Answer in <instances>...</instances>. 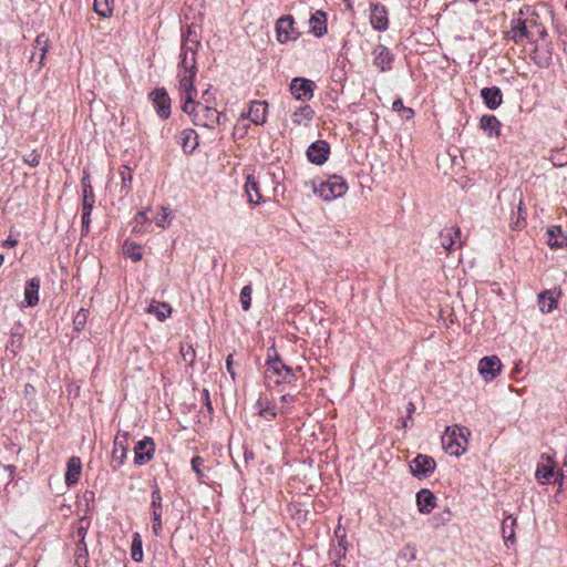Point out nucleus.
Segmentation results:
<instances>
[{"mask_svg": "<svg viewBox=\"0 0 567 567\" xmlns=\"http://www.w3.org/2000/svg\"><path fill=\"white\" fill-rule=\"evenodd\" d=\"M550 56V53L548 52V56H545L543 61H537L538 64H542L543 62L546 63Z\"/></svg>", "mask_w": 567, "mask_h": 567, "instance_id": "56", "label": "nucleus"}, {"mask_svg": "<svg viewBox=\"0 0 567 567\" xmlns=\"http://www.w3.org/2000/svg\"><path fill=\"white\" fill-rule=\"evenodd\" d=\"M277 35H290V33H297L301 35L295 28V20L291 16L281 17L276 23Z\"/></svg>", "mask_w": 567, "mask_h": 567, "instance_id": "26", "label": "nucleus"}, {"mask_svg": "<svg viewBox=\"0 0 567 567\" xmlns=\"http://www.w3.org/2000/svg\"><path fill=\"white\" fill-rule=\"evenodd\" d=\"M370 21L374 30L384 31L388 28V12L383 6L375 4L371 8Z\"/></svg>", "mask_w": 567, "mask_h": 567, "instance_id": "18", "label": "nucleus"}, {"mask_svg": "<svg viewBox=\"0 0 567 567\" xmlns=\"http://www.w3.org/2000/svg\"><path fill=\"white\" fill-rule=\"evenodd\" d=\"M123 252L133 261H140L143 258L142 247L135 243L126 241L123 246Z\"/></svg>", "mask_w": 567, "mask_h": 567, "instance_id": "34", "label": "nucleus"}, {"mask_svg": "<svg viewBox=\"0 0 567 567\" xmlns=\"http://www.w3.org/2000/svg\"><path fill=\"white\" fill-rule=\"evenodd\" d=\"M436 463L433 457L419 454L410 463L412 474L417 478L429 477L435 470Z\"/></svg>", "mask_w": 567, "mask_h": 567, "instance_id": "6", "label": "nucleus"}, {"mask_svg": "<svg viewBox=\"0 0 567 567\" xmlns=\"http://www.w3.org/2000/svg\"><path fill=\"white\" fill-rule=\"evenodd\" d=\"M115 0H94V10L101 17H110L113 13Z\"/></svg>", "mask_w": 567, "mask_h": 567, "instance_id": "33", "label": "nucleus"}, {"mask_svg": "<svg viewBox=\"0 0 567 567\" xmlns=\"http://www.w3.org/2000/svg\"><path fill=\"white\" fill-rule=\"evenodd\" d=\"M83 193V210H93L95 204V195L93 187H86Z\"/></svg>", "mask_w": 567, "mask_h": 567, "instance_id": "40", "label": "nucleus"}, {"mask_svg": "<svg viewBox=\"0 0 567 567\" xmlns=\"http://www.w3.org/2000/svg\"><path fill=\"white\" fill-rule=\"evenodd\" d=\"M128 439L130 434L127 432H118L114 439L112 461L118 466L123 465L126 460L130 446Z\"/></svg>", "mask_w": 567, "mask_h": 567, "instance_id": "12", "label": "nucleus"}, {"mask_svg": "<svg viewBox=\"0 0 567 567\" xmlns=\"http://www.w3.org/2000/svg\"><path fill=\"white\" fill-rule=\"evenodd\" d=\"M251 291V286H245L240 291V302L245 311H247L250 308Z\"/></svg>", "mask_w": 567, "mask_h": 567, "instance_id": "43", "label": "nucleus"}, {"mask_svg": "<svg viewBox=\"0 0 567 567\" xmlns=\"http://www.w3.org/2000/svg\"><path fill=\"white\" fill-rule=\"evenodd\" d=\"M90 523L85 518H81L78 520L75 525V530L73 533V538L75 539V543L83 544L85 543V535L86 530L89 528Z\"/></svg>", "mask_w": 567, "mask_h": 567, "instance_id": "36", "label": "nucleus"}, {"mask_svg": "<svg viewBox=\"0 0 567 567\" xmlns=\"http://www.w3.org/2000/svg\"><path fill=\"white\" fill-rule=\"evenodd\" d=\"M538 306L542 312L549 313L557 307V300L551 291H544L538 296Z\"/></svg>", "mask_w": 567, "mask_h": 567, "instance_id": "31", "label": "nucleus"}, {"mask_svg": "<svg viewBox=\"0 0 567 567\" xmlns=\"http://www.w3.org/2000/svg\"><path fill=\"white\" fill-rule=\"evenodd\" d=\"M374 64L380 68L381 71H385L390 69L391 62H392V54L390 53L389 49L379 45L374 49Z\"/></svg>", "mask_w": 567, "mask_h": 567, "instance_id": "24", "label": "nucleus"}, {"mask_svg": "<svg viewBox=\"0 0 567 567\" xmlns=\"http://www.w3.org/2000/svg\"><path fill=\"white\" fill-rule=\"evenodd\" d=\"M3 261H4V256L2 254H0V267L2 266Z\"/></svg>", "mask_w": 567, "mask_h": 567, "instance_id": "58", "label": "nucleus"}, {"mask_svg": "<svg viewBox=\"0 0 567 567\" xmlns=\"http://www.w3.org/2000/svg\"><path fill=\"white\" fill-rule=\"evenodd\" d=\"M281 401L285 403L291 402V401H293V395L285 394L281 396Z\"/></svg>", "mask_w": 567, "mask_h": 567, "instance_id": "55", "label": "nucleus"}, {"mask_svg": "<svg viewBox=\"0 0 567 567\" xmlns=\"http://www.w3.org/2000/svg\"><path fill=\"white\" fill-rule=\"evenodd\" d=\"M548 234H549L550 236H553V235H554V230H553V229L548 230Z\"/></svg>", "mask_w": 567, "mask_h": 567, "instance_id": "61", "label": "nucleus"}, {"mask_svg": "<svg viewBox=\"0 0 567 567\" xmlns=\"http://www.w3.org/2000/svg\"><path fill=\"white\" fill-rule=\"evenodd\" d=\"M151 225V219L148 218L146 212H138L134 217V225L132 227V231L136 234H143L147 230V227Z\"/></svg>", "mask_w": 567, "mask_h": 567, "instance_id": "32", "label": "nucleus"}, {"mask_svg": "<svg viewBox=\"0 0 567 567\" xmlns=\"http://www.w3.org/2000/svg\"><path fill=\"white\" fill-rule=\"evenodd\" d=\"M340 546L343 548V553L346 551V547H344V538H342L340 540Z\"/></svg>", "mask_w": 567, "mask_h": 567, "instance_id": "57", "label": "nucleus"}, {"mask_svg": "<svg viewBox=\"0 0 567 567\" xmlns=\"http://www.w3.org/2000/svg\"><path fill=\"white\" fill-rule=\"evenodd\" d=\"M315 116V111L310 105L299 106L291 115L292 123L297 126L308 125Z\"/></svg>", "mask_w": 567, "mask_h": 567, "instance_id": "23", "label": "nucleus"}, {"mask_svg": "<svg viewBox=\"0 0 567 567\" xmlns=\"http://www.w3.org/2000/svg\"><path fill=\"white\" fill-rule=\"evenodd\" d=\"M74 558L75 564L78 567H86L89 561V555H87V548L86 544H80L75 543V550H74Z\"/></svg>", "mask_w": 567, "mask_h": 567, "instance_id": "35", "label": "nucleus"}, {"mask_svg": "<svg viewBox=\"0 0 567 567\" xmlns=\"http://www.w3.org/2000/svg\"><path fill=\"white\" fill-rule=\"evenodd\" d=\"M550 161L555 166H564L567 163V155H564L559 158V161H555V158L551 156Z\"/></svg>", "mask_w": 567, "mask_h": 567, "instance_id": "53", "label": "nucleus"}, {"mask_svg": "<svg viewBox=\"0 0 567 567\" xmlns=\"http://www.w3.org/2000/svg\"><path fill=\"white\" fill-rule=\"evenodd\" d=\"M555 462L549 456H543L542 461L537 464L536 468V480L540 484H548L555 477Z\"/></svg>", "mask_w": 567, "mask_h": 567, "instance_id": "15", "label": "nucleus"}, {"mask_svg": "<svg viewBox=\"0 0 567 567\" xmlns=\"http://www.w3.org/2000/svg\"><path fill=\"white\" fill-rule=\"evenodd\" d=\"M257 409L259 414L266 420H270L276 416L275 408L270 405V403L266 399H259L257 401Z\"/></svg>", "mask_w": 567, "mask_h": 567, "instance_id": "38", "label": "nucleus"}, {"mask_svg": "<svg viewBox=\"0 0 567 567\" xmlns=\"http://www.w3.org/2000/svg\"><path fill=\"white\" fill-rule=\"evenodd\" d=\"M89 318V311L85 309H80L74 317L73 323L76 330H82L86 323Z\"/></svg>", "mask_w": 567, "mask_h": 567, "instance_id": "44", "label": "nucleus"}, {"mask_svg": "<svg viewBox=\"0 0 567 567\" xmlns=\"http://www.w3.org/2000/svg\"><path fill=\"white\" fill-rule=\"evenodd\" d=\"M155 444L151 437H144L137 442L134 447V463L136 465H144L148 463L154 455Z\"/></svg>", "mask_w": 567, "mask_h": 567, "instance_id": "11", "label": "nucleus"}, {"mask_svg": "<svg viewBox=\"0 0 567 567\" xmlns=\"http://www.w3.org/2000/svg\"><path fill=\"white\" fill-rule=\"evenodd\" d=\"M472 2H476L477 0H471Z\"/></svg>", "mask_w": 567, "mask_h": 567, "instance_id": "63", "label": "nucleus"}, {"mask_svg": "<svg viewBox=\"0 0 567 567\" xmlns=\"http://www.w3.org/2000/svg\"><path fill=\"white\" fill-rule=\"evenodd\" d=\"M82 472V462L78 456L69 458L65 472V483L68 486L74 485L79 482Z\"/></svg>", "mask_w": 567, "mask_h": 567, "instance_id": "19", "label": "nucleus"}, {"mask_svg": "<svg viewBox=\"0 0 567 567\" xmlns=\"http://www.w3.org/2000/svg\"><path fill=\"white\" fill-rule=\"evenodd\" d=\"M35 54H37L35 52L32 53V55H31L32 60L35 59Z\"/></svg>", "mask_w": 567, "mask_h": 567, "instance_id": "62", "label": "nucleus"}, {"mask_svg": "<svg viewBox=\"0 0 567 567\" xmlns=\"http://www.w3.org/2000/svg\"><path fill=\"white\" fill-rule=\"evenodd\" d=\"M24 162L31 167H37L40 164V155L32 153L28 157H24Z\"/></svg>", "mask_w": 567, "mask_h": 567, "instance_id": "50", "label": "nucleus"}, {"mask_svg": "<svg viewBox=\"0 0 567 567\" xmlns=\"http://www.w3.org/2000/svg\"><path fill=\"white\" fill-rule=\"evenodd\" d=\"M147 312L154 315L159 321H164L172 313V308L166 302L152 301L147 307Z\"/></svg>", "mask_w": 567, "mask_h": 567, "instance_id": "29", "label": "nucleus"}, {"mask_svg": "<svg viewBox=\"0 0 567 567\" xmlns=\"http://www.w3.org/2000/svg\"><path fill=\"white\" fill-rule=\"evenodd\" d=\"M120 175L122 178L123 186L126 187L127 184H130L133 178L131 168L127 166H122L120 168Z\"/></svg>", "mask_w": 567, "mask_h": 567, "instance_id": "47", "label": "nucleus"}, {"mask_svg": "<svg viewBox=\"0 0 567 567\" xmlns=\"http://www.w3.org/2000/svg\"><path fill=\"white\" fill-rule=\"evenodd\" d=\"M91 213L92 210H83V214H82V233H87L89 231V228H90V223H91Z\"/></svg>", "mask_w": 567, "mask_h": 567, "instance_id": "49", "label": "nucleus"}, {"mask_svg": "<svg viewBox=\"0 0 567 567\" xmlns=\"http://www.w3.org/2000/svg\"><path fill=\"white\" fill-rule=\"evenodd\" d=\"M278 40H279L280 43L285 42V40L281 37H278Z\"/></svg>", "mask_w": 567, "mask_h": 567, "instance_id": "60", "label": "nucleus"}, {"mask_svg": "<svg viewBox=\"0 0 567 567\" xmlns=\"http://www.w3.org/2000/svg\"><path fill=\"white\" fill-rule=\"evenodd\" d=\"M181 354L184 361L193 363L195 360V350L190 344H182L181 346Z\"/></svg>", "mask_w": 567, "mask_h": 567, "instance_id": "45", "label": "nucleus"}, {"mask_svg": "<svg viewBox=\"0 0 567 567\" xmlns=\"http://www.w3.org/2000/svg\"><path fill=\"white\" fill-rule=\"evenodd\" d=\"M348 190V185L340 176H331L327 181L315 187V193L318 194L323 200H333L343 196Z\"/></svg>", "mask_w": 567, "mask_h": 567, "instance_id": "3", "label": "nucleus"}, {"mask_svg": "<svg viewBox=\"0 0 567 567\" xmlns=\"http://www.w3.org/2000/svg\"><path fill=\"white\" fill-rule=\"evenodd\" d=\"M82 192L86 189V187H92L91 186V183H90V177L89 175H85L83 178H82Z\"/></svg>", "mask_w": 567, "mask_h": 567, "instance_id": "54", "label": "nucleus"}, {"mask_svg": "<svg viewBox=\"0 0 567 567\" xmlns=\"http://www.w3.org/2000/svg\"><path fill=\"white\" fill-rule=\"evenodd\" d=\"M315 87V82L303 78H295L290 83L291 94L295 96V99L303 102L313 97Z\"/></svg>", "mask_w": 567, "mask_h": 567, "instance_id": "7", "label": "nucleus"}, {"mask_svg": "<svg viewBox=\"0 0 567 567\" xmlns=\"http://www.w3.org/2000/svg\"><path fill=\"white\" fill-rule=\"evenodd\" d=\"M470 430L465 426H447L442 435V445L446 453L460 457L468 445Z\"/></svg>", "mask_w": 567, "mask_h": 567, "instance_id": "2", "label": "nucleus"}, {"mask_svg": "<svg viewBox=\"0 0 567 567\" xmlns=\"http://www.w3.org/2000/svg\"><path fill=\"white\" fill-rule=\"evenodd\" d=\"M329 152V144L326 141L319 140L308 147L307 156L311 163L322 165L328 159Z\"/></svg>", "mask_w": 567, "mask_h": 567, "instance_id": "14", "label": "nucleus"}, {"mask_svg": "<svg viewBox=\"0 0 567 567\" xmlns=\"http://www.w3.org/2000/svg\"><path fill=\"white\" fill-rule=\"evenodd\" d=\"M179 143L185 153L190 154L198 145L197 134L192 128H186L181 133Z\"/></svg>", "mask_w": 567, "mask_h": 567, "instance_id": "25", "label": "nucleus"}, {"mask_svg": "<svg viewBox=\"0 0 567 567\" xmlns=\"http://www.w3.org/2000/svg\"><path fill=\"white\" fill-rule=\"evenodd\" d=\"M565 466H567V461L565 462Z\"/></svg>", "mask_w": 567, "mask_h": 567, "instance_id": "64", "label": "nucleus"}, {"mask_svg": "<svg viewBox=\"0 0 567 567\" xmlns=\"http://www.w3.org/2000/svg\"><path fill=\"white\" fill-rule=\"evenodd\" d=\"M267 113H268V103L265 101H254L250 104L249 111L247 114L241 115V120L237 122L235 125V134L240 133L243 136L245 134V131L247 128V125L245 124V118H249L254 124L256 125H262L266 123L267 120Z\"/></svg>", "mask_w": 567, "mask_h": 567, "instance_id": "5", "label": "nucleus"}, {"mask_svg": "<svg viewBox=\"0 0 567 567\" xmlns=\"http://www.w3.org/2000/svg\"><path fill=\"white\" fill-rule=\"evenodd\" d=\"M524 11L519 10L518 16L512 20L511 28L514 33L520 35H546L545 28L537 22V18L533 14L523 18Z\"/></svg>", "mask_w": 567, "mask_h": 567, "instance_id": "4", "label": "nucleus"}, {"mask_svg": "<svg viewBox=\"0 0 567 567\" xmlns=\"http://www.w3.org/2000/svg\"><path fill=\"white\" fill-rule=\"evenodd\" d=\"M265 373L268 379L278 377V379L275 380L276 383L287 381L293 375L291 368L287 367L279 358H270L267 361V369Z\"/></svg>", "mask_w": 567, "mask_h": 567, "instance_id": "8", "label": "nucleus"}, {"mask_svg": "<svg viewBox=\"0 0 567 567\" xmlns=\"http://www.w3.org/2000/svg\"><path fill=\"white\" fill-rule=\"evenodd\" d=\"M461 231L460 228L450 227L445 228L441 231V245L445 248V250L451 251L454 246L456 239L460 238Z\"/></svg>", "mask_w": 567, "mask_h": 567, "instance_id": "28", "label": "nucleus"}, {"mask_svg": "<svg viewBox=\"0 0 567 567\" xmlns=\"http://www.w3.org/2000/svg\"><path fill=\"white\" fill-rule=\"evenodd\" d=\"M172 223V212L166 208L162 207L161 213L158 214V217L156 219V224L161 228H166Z\"/></svg>", "mask_w": 567, "mask_h": 567, "instance_id": "41", "label": "nucleus"}, {"mask_svg": "<svg viewBox=\"0 0 567 567\" xmlns=\"http://www.w3.org/2000/svg\"><path fill=\"white\" fill-rule=\"evenodd\" d=\"M196 45V38H185L182 45V62L178 78L181 97L184 100L183 111L193 115V121L196 125L213 128L219 124L220 113L215 107L194 103V97L197 95L194 86Z\"/></svg>", "mask_w": 567, "mask_h": 567, "instance_id": "1", "label": "nucleus"}, {"mask_svg": "<svg viewBox=\"0 0 567 567\" xmlns=\"http://www.w3.org/2000/svg\"><path fill=\"white\" fill-rule=\"evenodd\" d=\"M515 524L516 519L512 516L505 517L502 522V533L506 546L515 544Z\"/></svg>", "mask_w": 567, "mask_h": 567, "instance_id": "30", "label": "nucleus"}, {"mask_svg": "<svg viewBox=\"0 0 567 567\" xmlns=\"http://www.w3.org/2000/svg\"><path fill=\"white\" fill-rule=\"evenodd\" d=\"M392 110L400 113L404 120H411L414 116V111L411 107L404 106L402 100L398 99L392 104Z\"/></svg>", "mask_w": 567, "mask_h": 567, "instance_id": "39", "label": "nucleus"}, {"mask_svg": "<svg viewBox=\"0 0 567 567\" xmlns=\"http://www.w3.org/2000/svg\"><path fill=\"white\" fill-rule=\"evenodd\" d=\"M150 99L157 114L162 118H167L171 114V99L164 89H156L150 94Z\"/></svg>", "mask_w": 567, "mask_h": 567, "instance_id": "13", "label": "nucleus"}, {"mask_svg": "<svg viewBox=\"0 0 567 567\" xmlns=\"http://www.w3.org/2000/svg\"><path fill=\"white\" fill-rule=\"evenodd\" d=\"M523 203L519 202V206H518V216L516 218V220L513 221L512 224V227L514 229H520L522 227H524L525 225V217L522 215L523 213V207H522Z\"/></svg>", "mask_w": 567, "mask_h": 567, "instance_id": "48", "label": "nucleus"}, {"mask_svg": "<svg viewBox=\"0 0 567 567\" xmlns=\"http://www.w3.org/2000/svg\"><path fill=\"white\" fill-rule=\"evenodd\" d=\"M549 245H551V246H554V245L555 246H559V244L557 241L553 243L550 239H549Z\"/></svg>", "mask_w": 567, "mask_h": 567, "instance_id": "59", "label": "nucleus"}, {"mask_svg": "<svg viewBox=\"0 0 567 567\" xmlns=\"http://www.w3.org/2000/svg\"><path fill=\"white\" fill-rule=\"evenodd\" d=\"M502 371V362L496 355L484 357L478 362V372L485 381L494 380Z\"/></svg>", "mask_w": 567, "mask_h": 567, "instance_id": "9", "label": "nucleus"}, {"mask_svg": "<svg viewBox=\"0 0 567 567\" xmlns=\"http://www.w3.org/2000/svg\"><path fill=\"white\" fill-rule=\"evenodd\" d=\"M151 514H152V530L156 536H159L162 533V495L161 491L157 486L152 492V502H151Z\"/></svg>", "mask_w": 567, "mask_h": 567, "instance_id": "10", "label": "nucleus"}, {"mask_svg": "<svg viewBox=\"0 0 567 567\" xmlns=\"http://www.w3.org/2000/svg\"><path fill=\"white\" fill-rule=\"evenodd\" d=\"M308 23L309 32L313 35H324L328 32L327 13L321 10L313 12Z\"/></svg>", "mask_w": 567, "mask_h": 567, "instance_id": "16", "label": "nucleus"}, {"mask_svg": "<svg viewBox=\"0 0 567 567\" xmlns=\"http://www.w3.org/2000/svg\"><path fill=\"white\" fill-rule=\"evenodd\" d=\"M17 244H18V240H16V239H13V238H10V237H9L8 239H6V240L2 243V246H3L4 248H13V247H16V246H17Z\"/></svg>", "mask_w": 567, "mask_h": 567, "instance_id": "52", "label": "nucleus"}, {"mask_svg": "<svg viewBox=\"0 0 567 567\" xmlns=\"http://www.w3.org/2000/svg\"><path fill=\"white\" fill-rule=\"evenodd\" d=\"M435 495L430 489L423 488L416 494V505L422 514H430L435 508Z\"/></svg>", "mask_w": 567, "mask_h": 567, "instance_id": "17", "label": "nucleus"}, {"mask_svg": "<svg viewBox=\"0 0 567 567\" xmlns=\"http://www.w3.org/2000/svg\"><path fill=\"white\" fill-rule=\"evenodd\" d=\"M481 127L487 132L488 136L498 137L501 134V122L493 115H484L481 118Z\"/></svg>", "mask_w": 567, "mask_h": 567, "instance_id": "27", "label": "nucleus"}, {"mask_svg": "<svg viewBox=\"0 0 567 567\" xmlns=\"http://www.w3.org/2000/svg\"><path fill=\"white\" fill-rule=\"evenodd\" d=\"M40 279L32 278L24 287V303L27 307H34L39 302Z\"/></svg>", "mask_w": 567, "mask_h": 567, "instance_id": "21", "label": "nucleus"}, {"mask_svg": "<svg viewBox=\"0 0 567 567\" xmlns=\"http://www.w3.org/2000/svg\"><path fill=\"white\" fill-rule=\"evenodd\" d=\"M35 49H39V63L42 64V61L44 59L47 47H48V40L41 41V38H35Z\"/></svg>", "mask_w": 567, "mask_h": 567, "instance_id": "46", "label": "nucleus"}, {"mask_svg": "<svg viewBox=\"0 0 567 567\" xmlns=\"http://www.w3.org/2000/svg\"><path fill=\"white\" fill-rule=\"evenodd\" d=\"M226 368L227 371L230 373L231 378H235V372L233 370V354H229L226 359Z\"/></svg>", "mask_w": 567, "mask_h": 567, "instance_id": "51", "label": "nucleus"}, {"mask_svg": "<svg viewBox=\"0 0 567 567\" xmlns=\"http://www.w3.org/2000/svg\"><path fill=\"white\" fill-rule=\"evenodd\" d=\"M481 96L489 110L497 109L503 102V95L497 86L484 87L481 91Z\"/></svg>", "mask_w": 567, "mask_h": 567, "instance_id": "20", "label": "nucleus"}, {"mask_svg": "<svg viewBox=\"0 0 567 567\" xmlns=\"http://www.w3.org/2000/svg\"><path fill=\"white\" fill-rule=\"evenodd\" d=\"M131 557L134 561H142L143 559V549H142V538L138 533H135L133 536L132 547H131Z\"/></svg>", "mask_w": 567, "mask_h": 567, "instance_id": "37", "label": "nucleus"}, {"mask_svg": "<svg viewBox=\"0 0 567 567\" xmlns=\"http://www.w3.org/2000/svg\"><path fill=\"white\" fill-rule=\"evenodd\" d=\"M245 192L247 194L248 202L251 205H259L262 202V196L259 192L258 182L252 175L247 176Z\"/></svg>", "mask_w": 567, "mask_h": 567, "instance_id": "22", "label": "nucleus"}, {"mask_svg": "<svg viewBox=\"0 0 567 567\" xmlns=\"http://www.w3.org/2000/svg\"><path fill=\"white\" fill-rule=\"evenodd\" d=\"M190 464H192L193 471L196 473V476H197L198 481L203 483L204 482V476H205V474H204V472L202 470V467L204 465V458L200 457V456H195V457L192 458Z\"/></svg>", "mask_w": 567, "mask_h": 567, "instance_id": "42", "label": "nucleus"}]
</instances>
